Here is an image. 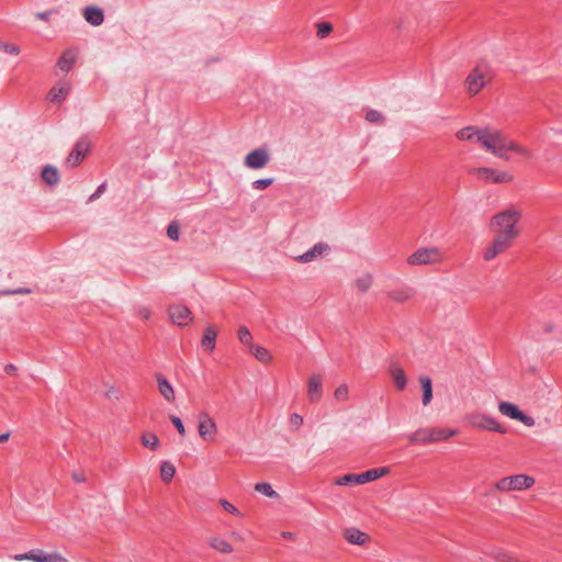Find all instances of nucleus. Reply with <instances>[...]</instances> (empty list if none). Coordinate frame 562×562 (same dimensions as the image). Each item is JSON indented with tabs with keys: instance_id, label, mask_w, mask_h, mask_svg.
Returning <instances> with one entry per match:
<instances>
[{
	"instance_id": "obj_39",
	"label": "nucleus",
	"mask_w": 562,
	"mask_h": 562,
	"mask_svg": "<svg viewBox=\"0 0 562 562\" xmlns=\"http://www.w3.org/2000/svg\"><path fill=\"white\" fill-rule=\"evenodd\" d=\"M317 27V36L319 38H325L333 32V25L329 22H319L316 24Z\"/></svg>"
},
{
	"instance_id": "obj_45",
	"label": "nucleus",
	"mask_w": 562,
	"mask_h": 562,
	"mask_svg": "<svg viewBox=\"0 0 562 562\" xmlns=\"http://www.w3.org/2000/svg\"><path fill=\"white\" fill-rule=\"evenodd\" d=\"M0 49L4 50L5 53L11 54V55L20 54L19 46H16L14 44L0 43Z\"/></svg>"
},
{
	"instance_id": "obj_2",
	"label": "nucleus",
	"mask_w": 562,
	"mask_h": 562,
	"mask_svg": "<svg viewBox=\"0 0 562 562\" xmlns=\"http://www.w3.org/2000/svg\"><path fill=\"white\" fill-rule=\"evenodd\" d=\"M520 218L521 211L517 207L503 210L491 217L490 232L514 244L520 235L518 226Z\"/></svg>"
},
{
	"instance_id": "obj_16",
	"label": "nucleus",
	"mask_w": 562,
	"mask_h": 562,
	"mask_svg": "<svg viewBox=\"0 0 562 562\" xmlns=\"http://www.w3.org/2000/svg\"><path fill=\"white\" fill-rule=\"evenodd\" d=\"M169 317L173 324L184 326L191 319V312L184 305H172L169 307Z\"/></svg>"
},
{
	"instance_id": "obj_46",
	"label": "nucleus",
	"mask_w": 562,
	"mask_h": 562,
	"mask_svg": "<svg viewBox=\"0 0 562 562\" xmlns=\"http://www.w3.org/2000/svg\"><path fill=\"white\" fill-rule=\"evenodd\" d=\"M170 420L173 424V426L177 428L178 432L181 436H184L186 435V428H184V425H183L182 420L179 417L175 416V415L170 416Z\"/></svg>"
},
{
	"instance_id": "obj_43",
	"label": "nucleus",
	"mask_w": 562,
	"mask_h": 562,
	"mask_svg": "<svg viewBox=\"0 0 562 562\" xmlns=\"http://www.w3.org/2000/svg\"><path fill=\"white\" fill-rule=\"evenodd\" d=\"M220 504L223 507V509L226 510L227 513H231L235 516H241V513L238 510V508L236 506H234L232 503H229L228 501L221 499Z\"/></svg>"
},
{
	"instance_id": "obj_19",
	"label": "nucleus",
	"mask_w": 562,
	"mask_h": 562,
	"mask_svg": "<svg viewBox=\"0 0 562 562\" xmlns=\"http://www.w3.org/2000/svg\"><path fill=\"white\" fill-rule=\"evenodd\" d=\"M78 52L75 48L66 49L57 61V68L61 71L68 72L76 63Z\"/></svg>"
},
{
	"instance_id": "obj_15",
	"label": "nucleus",
	"mask_w": 562,
	"mask_h": 562,
	"mask_svg": "<svg viewBox=\"0 0 562 562\" xmlns=\"http://www.w3.org/2000/svg\"><path fill=\"white\" fill-rule=\"evenodd\" d=\"M323 396V379L318 374H312L307 382V398L311 403L318 402Z\"/></svg>"
},
{
	"instance_id": "obj_40",
	"label": "nucleus",
	"mask_w": 562,
	"mask_h": 562,
	"mask_svg": "<svg viewBox=\"0 0 562 562\" xmlns=\"http://www.w3.org/2000/svg\"><path fill=\"white\" fill-rule=\"evenodd\" d=\"M334 397L338 402H346L349 397V390L347 384L339 385L334 392Z\"/></svg>"
},
{
	"instance_id": "obj_13",
	"label": "nucleus",
	"mask_w": 562,
	"mask_h": 562,
	"mask_svg": "<svg viewBox=\"0 0 562 562\" xmlns=\"http://www.w3.org/2000/svg\"><path fill=\"white\" fill-rule=\"evenodd\" d=\"M271 159L269 150L267 148L260 147L251 150L245 156L244 165L248 169H262L265 168Z\"/></svg>"
},
{
	"instance_id": "obj_56",
	"label": "nucleus",
	"mask_w": 562,
	"mask_h": 562,
	"mask_svg": "<svg viewBox=\"0 0 562 562\" xmlns=\"http://www.w3.org/2000/svg\"><path fill=\"white\" fill-rule=\"evenodd\" d=\"M402 24H403V21H402V20H398V21H396V22H395V27H396L397 30H400V29L402 27Z\"/></svg>"
},
{
	"instance_id": "obj_51",
	"label": "nucleus",
	"mask_w": 562,
	"mask_h": 562,
	"mask_svg": "<svg viewBox=\"0 0 562 562\" xmlns=\"http://www.w3.org/2000/svg\"><path fill=\"white\" fill-rule=\"evenodd\" d=\"M15 294H30L32 291L29 288L14 289Z\"/></svg>"
},
{
	"instance_id": "obj_23",
	"label": "nucleus",
	"mask_w": 562,
	"mask_h": 562,
	"mask_svg": "<svg viewBox=\"0 0 562 562\" xmlns=\"http://www.w3.org/2000/svg\"><path fill=\"white\" fill-rule=\"evenodd\" d=\"M83 16L93 26L101 25L104 20L103 11L98 7H87L83 11Z\"/></svg>"
},
{
	"instance_id": "obj_14",
	"label": "nucleus",
	"mask_w": 562,
	"mask_h": 562,
	"mask_svg": "<svg viewBox=\"0 0 562 562\" xmlns=\"http://www.w3.org/2000/svg\"><path fill=\"white\" fill-rule=\"evenodd\" d=\"M90 149V142L87 137H81L75 145L69 156L66 159V165L70 168L78 166L85 158Z\"/></svg>"
},
{
	"instance_id": "obj_25",
	"label": "nucleus",
	"mask_w": 562,
	"mask_h": 562,
	"mask_svg": "<svg viewBox=\"0 0 562 562\" xmlns=\"http://www.w3.org/2000/svg\"><path fill=\"white\" fill-rule=\"evenodd\" d=\"M41 176L43 181L49 187H54L60 181L57 168L50 165H47L43 168Z\"/></svg>"
},
{
	"instance_id": "obj_18",
	"label": "nucleus",
	"mask_w": 562,
	"mask_h": 562,
	"mask_svg": "<svg viewBox=\"0 0 562 562\" xmlns=\"http://www.w3.org/2000/svg\"><path fill=\"white\" fill-rule=\"evenodd\" d=\"M484 133V127L479 128L476 126H467L459 130L456 134L457 138L460 140H468L480 144V138Z\"/></svg>"
},
{
	"instance_id": "obj_32",
	"label": "nucleus",
	"mask_w": 562,
	"mask_h": 562,
	"mask_svg": "<svg viewBox=\"0 0 562 562\" xmlns=\"http://www.w3.org/2000/svg\"><path fill=\"white\" fill-rule=\"evenodd\" d=\"M176 474V468L169 461H164L160 464V476L166 483L170 482Z\"/></svg>"
},
{
	"instance_id": "obj_17",
	"label": "nucleus",
	"mask_w": 562,
	"mask_h": 562,
	"mask_svg": "<svg viewBox=\"0 0 562 562\" xmlns=\"http://www.w3.org/2000/svg\"><path fill=\"white\" fill-rule=\"evenodd\" d=\"M328 249L329 247L327 244L318 243L314 245L311 249H308L306 252L297 256L295 260L303 263L311 262L322 257L325 252L328 251Z\"/></svg>"
},
{
	"instance_id": "obj_36",
	"label": "nucleus",
	"mask_w": 562,
	"mask_h": 562,
	"mask_svg": "<svg viewBox=\"0 0 562 562\" xmlns=\"http://www.w3.org/2000/svg\"><path fill=\"white\" fill-rule=\"evenodd\" d=\"M143 446L156 450L159 448V439L155 434H145L142 436Z\"/></svg>"
},
{
	"instance_id": "obj_21",
	"label": "nucleus",
	"mask_w": 562,
	"mask_h": 562,
	"mask_svg": "<svg viewBox=\"0 0 562 562\" xmlns=\"http://www.w3.org/2000/svg\"><path fill=\"white\" fill-rule=\"evenodd\" d=\"M70 91V85L68 82L56 83L48 92V100L50 102H61L66 99Z\"/></svg>"
},
{
	"instance_id": "obj_33",
	"label": "nucleus",
	"mask_w": 562,
	"mask_h": 562,
	"mask_svg": "<svg viewBox=\"0 0 562 562\" xmlns=\"http://www.w3.org/2000/svg\"><path fill=\"white\" fill-rule=\"evenodd\" d=\"M255 491L269 498H279V494L272 488L271 484L267 482L257 483Z\"/></svg>"
},
{
	"instance_id": "obj_1",
	"label": "nucleus",
	"mask_w": 562,
	"mask_h": 562,
	"mask_svg": "<svg viewBox=\"0 0 562 562\" xmlns=\"http://www.w3.org/2000/svg\"><path fill=\"white\" fill-rule=\"evenodd\" d=\"M480 145L495 157L507 161L510 159L508 155L509 151L516 153L525 158L531 157V151L528 148L510 139L503 131L491 126L484 127V133L480 138Z\"/></svg>"
},
{
	"instance_id": "obj_4",
	"label": "nucleus",
	"mask_w": 562,
	"mask_h": 562,
	"mask_svg": "<svg viewBox=\"0 0 562 562\" xmlns=\"http://www.w3.org/2000/svg\"><path fill=\"white\" fill-rule=\"evenodd\" d=\"M535 483V477L520 473L497 480L492 488L499 493L521 492L531 488Z\"/></svg>"
},
{
	"instance_id": "obj_20",
	"label": "nucleus",
	"mask_w": 562,
	"mask_h": 562,
	"mask_svg": "<svg viewBox=\"0 0 562 562\" xmlns=\"http://www.w3.org/2000/svg\"><path fill=\"white\" fill-rule=\"evenodd\" d=\"M156 380H157L158 391L161 394V396L169 403L175 402V398H176L175 389L170 384V382L162 374H157Z\"/></svg>"
},
{
	"instance_id": "obj_37",
	"label": "nucleus",
	"mask_w": 562,
	"mask_h": 562,
	"mask_svg": "<svg viewBox=\"0 0 562 562\" xmlns=\"http://www.w3.org/2000/svg\"><path fill=\"white\" fill-rule=\"evenodd\" d=\"M366 120L369 123L379 124V125H382L385 122L384 115L381 112L376 111V110H369L366 113Z\"/></svg>"
},
{
	"instance_id": "obj_42",
	"label": "nucleus",
	"mask_w": 562,
	"mask_h": 562,
	"mask_svg": "<svg viewBox=\"0 0 562 562\" xmlns=\"http://www.w3.org/2000/svg\"><path fill=\"white\" fill-rule=\"evenodd\" d=\"M490 558L494 559V560L503 561V562L506 561V560H512L513 559L503 549H494L491 552Z\"/></svg>"
},
{
	"instance_id": "obj_31",
	"label": "nucleus",
	"mask_w": 562,
	"mask_h": 562,
	"mask_svg": "<svg viewBox=\"0 0 562 562\" xmlns=\"http://www.w3.org/2000/svg\"><path fill=\"white\" fill-rule=\"evenodd\" d=\"M334 484L337 486H344V485H360V475L359 473H348L342 476H339L335 479Z\"/></svg>"
},
{
	"instance_id": "obj_5",
	"label": "nucleus",
	"mask_w": 562,
	"mask_h": 562,
	"mask_svg": "<svg viewBox=\"0 0 562 562\" xmlns=\"http://www.w3.org/2000/svg\"><path fill=\"white\" fill-rule=\"evenodd\" d=\"M458 434L456 429L419 428L408 436L412 443H431L447 440Z\"/></svg>"
},
{
	"instance_id": "obj_8",
	"label": "nucleus",
	"mask_w": 562,
	"mask_h": 562,
	"mask_svg": "<svg viewBox=\"0 0 562 562\" xmlns=\"http://www.w3.org/2000/svg\"><path fill=\"white\" fill-rule=\"evenodd\" d=\"M513 245V243L493 235V238L482 249L481 256L483 261L492 262L510 249Z\"/></svg>"
},
{
	"instance_id": "obj_49",
	"label": "nucleus",
	"mask_w": 562,
	"mask_h": 562,
	"mask_svg": "<svg viewBox=\"0 0 562 562\" xmlns=\"http://www.w3.org/2000/svg\"><path fill=\"white\" fill-rule=\"evenodd\" d=\"M105 190V183H102L98 187V189L95 190V192L90 196V200H95L101 196V194L104 192Z\"/></svg>"
},
{
	"instance_id": "obj_3",
	"label": "nucleus",
	"mask_w": 562,
	"mask_h": 562,
	"mask_svg": "<svg viewBox=\"0 0 562 562\" xmlns=\"http://www.w3.org/2000/svg\"><path fill=\"white\" fill-rule=\"evenodd\" d=\"M494 74L491 66L485 61L477 63L464 80V89L470 97L476 95L492 80Z\"/></svg>"
},
{
	"instance_id": "obj_27",
	"label": "nucleus",
	"mask_w": 562,
	"mask_h": 562,
	"mask_svg": "<svg viewBox=\"0 0 562 562\" xmlns=\"http://www.w3.org/2000/svg\"><path fill=\"white\" fill-rule=\"evenodd\" d=\"M413 295L414 292L409 288H398L387 292V296L397 303H404L408 301Z\"/></svg>"
},
{
	"instance_id": "obj_9",
	"label": "nucleus",
	"mask_w": 562,
	"mask_h": 562,
	"mask_svg": "<svg viewBox=\"0 0 562 562\" xmlns=\"http://www.w3.org/2000/svg\"><path fill=\"white\" fill-rule=\"evenodd\" d=\"M14 560H30L33 562H67L68 558L59 551L45 552L41 549H33L23 554H16Z\"/></svg>"
},
{
	"instance_id": "obj_11",
	"label": "nucleus",
	"mask_w": 562,
	"mask_h": 562,
	"mask_svg": "<svg viewBox=\"0 0 562 562\" xmlns=\"http://www.w3.org/2000/svg\"><path fill=\"white\" fill-rule=\"evenodd\" d=\"M473 176L494 183H505L513 181L514 177L507 171H499L493 168L480 167L470 171Z\"/></svg>"
},
{
	"instance_id": "obj_12",
	"label": "nucleus",
	"mask_w": 562,
	"mask_h": 562,
	"mask_svg": "<svg viewBox=\"0 0 562 562\" xmlns=\"http://www.w3.org/2000/svg\"><path fill=\"white\" fill-rule=\"evenodd\" d=\"M498 411L502 415L510 419L519 420L527 427L535 426V419L531 416L522 413L517 405L510 402H499Z\"/></svg>"
},
{
	"instance_id": "obj_34",
	"label": "nucleus",
	"mask_w": 562,
	"mask_h": 562,
	"mask_svg": "<svg viewBox=\"0 0 562 562\" xmlns=\"http://www.w3.org/2000/svg\"><path fill=\"white\" fill-rule=\"evenodd\" d=\"M372 281H373L372 276L370 273H366L356 280V286L359 291H361L362 293H366L371 288Z\"/></svg>"
},
{
	"instance_id": "obj_47",
	"label": "nucleus",
	"mask_w": 562,
	"mask_h": 562,
	"mask_svg": "<svg viewBox=\"0 0 562 562\" xmlns=\"http://www.w3.org/2000/svg\"><path fill=\"white\" fill-rule=\"evenodd\" d=\"M303 424V417L300 414H292L290 416V425L294 429H299Z\"/></svg>"
},
{
	"instance_id": "obj_26",
	"label": "nucleus",
	"mask_w": 562,
	"mask_h": 562,
	"mask_svg": "<svg viewBox=\"0 0 562 562\" xmlns=\"http://www.w3.org/2000/svg\"><path fill=\"white\" fill-rule=\"evenodd\" d=\"M216 337L217 331L215 328L213 326L206 327L201 340L202 348L209 351H213L215 349Z\"/></svg>"
},
{
	"instance_id": "obj_24",
	"label": "nucleus",
	"mask_w": 562,
	"mask_h": 562,
	"mask_svg": "<svg viewBox=\"0 0 562 562\" xmlns=\"http://www.w3.org/2000/svg\"><path fill=\"white\" fill-rule=\"evenodd\" d=\"M345 539L352 544H363L369 536L357 528H347L344 531Z\"/></svg>"
},
{
	"instance_id": "obj_10",
	"label": "nucleus",
	"mask_w": 562,
	"mask_h": 562,
	"mask_svg": "<svg viewBox=\"0 0 562 562\" xmlns=\"http://www.w3.org/2000/svg\"><path fill=\"white\" fill-rule=\"evenodd\" d=\"M198 420L199 436L206 442L215 441L217 426L213 417H211L209 413L202 412L199 414Z\"/></svg>"
},
{
	"instance_id": "obj_38",
	"label": "nucleus",
	"mask_w": 562,
	"mask_h": 562,
	"mask_svg": "<svg viewBox=\"0 0 562 562\" xmlns=\"http://www.w3.org/2000/svg\"><path fill=\"white\" fill-rule=\"evenodd\" d=\"M237 336H238V340L241 344L247 345V346L250 347L251 340H252V336H251L249 329L246 326H240L238 328Z\"/></svg>"
},
{
	"instance_id": "obj_58",
	"label": "nucleus",
	"mask_w": 562,
	"mask_h": 562,
	"mask_svg": "<svg viewBox=\"0 0 562 562\" xmlns=\"http://www.w3.org/2000/svg\"><path fill=\"white\" fill-rule=\"evenodd\" d=\"M77 481H81L80 479V475H77V477H75Z\"/></svg>"
},
{
	"instance_id": "obj_22",
	"label": "nucleus",
	"mask_w": 562,
	"mask_h": 562,
	"mask_svg": "<svg viewBox=\"0 0 562 562\" xmlns=\"http://www.w3.org/2000/svg\"><path fill=\"white\" fill-rule=\"evenodd\" d=\"M389 473H390L389 467L374 468V469H370L366 472L359 473L360 485H363L369 482H373L380 477L385 476Z\"/></svg>"
},
{
	"instance_id": "obj_55",
	"label": "nucleus",
	"mask_w": 562,
	"mask_h": 562,
	"mask_svg": "<svg viewBox=\"0 0 562 562\" xmlns=\"http://www.w3.org/2000/svg\"><path fill=\"white\" fill-rule=\"evenodd\" d=\"M2 295H15L14 289L13 290H4L1 292Z\"/></svg>"
},
{
	"instance_id": "obj_44",
	"label": "nucleus",
	"mask_w": 562,
	"mask_h": 562,
	"mask_svg": "<svg viewBox=\"0 0 562 562\" xmlns=\"http://www.w3.org/2000/svg\"><path fill=\"white\" fill-rule=\"evenodd\" d=\"M167 236L172 239V240H178L179 239V227L178 225L172 222L168 225L167 227Z\"/></svg>"
},
{
	"instance_id": "obj_7",
	"label": "nucleus",
	"mask_w": 562,
	"mask_h": 562,
	"mask_svg": "<svg viewBox=\"0 0 562 562\" xmlns=\"http://www.w3.org/2000/svg\"><path fill=\"white\" fill-rule=\"evenodd\" d=\"M467 423L477 429L496 431L498 434H505L506 428L503 427L494 417L483 413H471L467 417Z\"/></svg>"
},
{
	"instance_id": "obj_53",
	"label": "nucleus",
	"mask_w": 562,
	"mask_h": 562,
	"mask_svg": "<svg viewBox=\"0 0 562 562\" xmlns=\"http://www.w3.org/2000/svg\"><path fill=\"white\" fill-rule=\"evenodd\" d=\"M9 437H10L9 432L0 434V442L7 441L9 439Z\"/></svg>"
},
{
	"instance_id": "obj_29",
	"label": "nucleus",
	"mask_w": 562,
	"mask_h": 562,
	"mask_svg": "<svg viewBox=\"0 0 562 562\" xmlns=\"http://www.w3.org/2000/svg\"><path fill=\"white\" fill-rule=\"evenodd\" d=\"M252 356L262 363H270L272 361V356L269 350L259 345H250L249 348Z\"/></svg>"
},
{
	"instance_id": "obj_59",
	"label": "nucleus",
	"mask_w": 562,
	"mask_h": 562,
	"mask_svg": "<svg viewBox=\"0 0 562 562\" xmlns=\"http://www.w3.org/2000/svg\"><path fill=\"white\" fill-rule=\"evenodd\" d=\"M77 481H81L80 479V475H77V477H75Z\"/></svg>"
},
{
	"instance_id": "obj_57",
	"label": "nucleus",
	"mask_w": 562,
	"mask_h": 562,
	"mask_svg": "<svg viewBox=\"0 0 562 562\" xmlns=\"http://www.w3.org/2000/svg\"><path fill=\"white\" fill-rule=\"evenodd\" d=\"M143 316L147 318L148 317V312L146 311L145 313H143Z\"/></svg>"
},
{
	"instance_id": "obj_28",
	"label": "nucleus",
	"mask_w": 562,
	"mask_h": 562,
	"mask_svg": "<svg viewBox=\"0 0 562 562\" xmlns=\"http://www.w3.org/2000/svg\"><path fill=\"white\" fill-rule=\"evenodd\" d=\"M390 374H391L396 387L400 391L404 390L406 386V383H407V379H406L404 370L402 368H400L398 366L393 364L390 368Z\"/></svg>"
},
{
	"instance_id": "obj_48",
	"label": "nucleus",
	"mask_w": 562,
	"mask_h": 562,
	"mask_svg": "<svg viewBox=\"0 0 562 562\" xmlns=\"http://www.w3.org/2000/svg\"><path fill=\"white\" fill-rule=\"evenodd\" d=\"M56 13L55 10H48V11H44V12H37L35 14V16L40 20H43V21H48V19L50 18L52 14Z\"/></svg>"
},
{
	"instance_id": "obj_41",
	"label": "nucleus",
	"mask_w": 562,
	"mask_h": 562,
	"mask_svg": "<svg viewBox=\"0 0 562 562\" xmlns=\"http://www.w3.org/2000/svg\"><path fill=\"white\" fill-rule=\"evenodd\" d=\"M273 178L258 179L251 183L255 190H265L273 183Z\"/></svg>"
},
{
	"instance_id": "obj_50",
	"label": "nucleus",
	"mask_w": 562,
	"mask_h": 562,
	"mask_svg": "<svg viewBox=\"0 0 562 562\" xmlns=\"http://www.w3.org/2000/svg\"><path fill=\"white\" fill-rule=\"evenodd\" d=\"M4 371L8 374L14 375L16 373L18 369L13 363H9L4 367Z\"/></svg>"
},
{
	"instance_id": "obj_35",
	"label": "nucleus",
	"mask_w": 562,
	"mask_h": 562,
	"mask_svg": "<svg viewBox=\"0 0 562 562\" xmlns=\"http://www.w3.org/2000/svg\"><path fill=\"white\" fill-rule=\"evenodd\" d=\"M209 543L213 549L220 552H231L233 550L232 546L221 538H212Z\"/></svg>"
},
{
	"instance_id": "obj_6",
	"label": "nucleus",
	"mask_w": 562,
	"mask_h": 562,
	"mask_svg": "<svg viewBox=\"0 0 562 562\" xmlns=\"http://www.w3.org/2000/svg\"><path fill=\"white\" fill-rule=\"evenodd\" d=\"M443 260V252L437 247L418 248L408 258L411 266L436 265Z\"/></svg>"
},
{
	"instance_id": "obj_54",
	"label": "nucleus",
	"mask_w": 562,
	"mask_h": 562,
	"mask_svg": "<svg viewBox=\"0 0 562 562\" xmlns=\"http://www.w3.org/2000/svg\"><path fill=\"white\" fill-rule=\"evenodd\" d=\"M282 537L285 538V539H293L294 538V535L292 532H289V531H284L282 533Z\"/></svg>"
},
{
	"instance_id": "obj_30",
	"label": "nucleus",
	"mask_w": 562,
	"mask_h": 562,
	"mask_svg": "<svg viewBox=\"0 0 562 562\" xmlns=\"http://www.w3.org/2000/svg\"><path fill=\"white\" fill-rule=\"evenodd\" d=\"M423 389V404L427 406L432 400V383L429 376L423 375L419 378Z\"/></svg>"
},
{
	"instance_id": "obj_52",
	"label": "nucleus",
	"mask_w": 562,
	"mask_h": 562,
	"mask_svg": "<svg viewBox=\"0 0 562 562\" xmlns=\"http://www.w3.org/2000/svg\"><path fill=\"white\" fill-rule=\"evenodd\" d=\"M231 537L233 539L237 540V541H243L244 540V537L239 532H237V531H232L231 532Z\"/></svg>"
}]
</instances>
